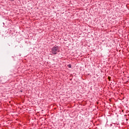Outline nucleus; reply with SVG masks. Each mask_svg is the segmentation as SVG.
Returning a JSON list of instances; mask_svg holds the SVG:
<instances>
[{
    "label": "nucleus",
    "instance_id": "nucleus-5",
    "mask_svg": "<svg viewBox=\"0 0 129 129\" xmlns=\"http://www.w3.org/2000/svg\"><path fill=\"white\" fill-rule=\"evenodd\" d=\"M5 82H7V81H5Z\"/></svg>",
    "mask_w": 129,
    "mask_h": 129
},
{
    "label": "nucleus",
    "instance_id": "nucleus-2",
    "mask_svg": "<svg viewBox=\"0 0 129 129\" xmlns=\"http://www.w3.org/2000/svg\"><path fill=\"white\" fill-rule=\"evenodd\" d=\"M68 67L69 68H71V67H72V66H71V64H69Z\"/></svg>",
    "mask_w": 129,
    "mask_h": 129
},
{
    "label": "nucleus",
    "instance_id": "nucleus-3",
    "mask_svg": "<svg viewBox=\"0 0 129 129\" xmlns=\"http://www.w3.org/2000/svg\"><path fill=\"white\" fill-rule=\"evenodd\" d=\"M11 2H14V1H15V0H11Z\"/></svg>",
    "mask_w": 129,
    "mask_h": 129
},
{
    "label": "nucleus",
    "instance_id": "nucleus-4",
    "mask_svg": "<svg viewBox=\"0 0 129 129\" xmlns=\"http://www.w3.org/2000/svg\"><path fill=\"white\" fill-rule=\"evenodd\" d=\"M4 79H5V78H3V79H2V81H3V80H4Z\"/></svg>",
    "mask_w": 129,
    "mask_h": 129
},
{
    "label": "nucleus",
    "instance_id": "nucleus-1",
    "mask_svg": "<svg viewBox=\"0 0 129 129\" xmlns=\"http://www.w3.org/2000/svg\"><path fill=\"white\" fill-rule=\"evenodd\" d=\"M59 52V46H55L51 48L50 53L53 55H56Z\"/></svg>",
    "mask_w": 129,
    "mask_h": 129
}]
</instances>
